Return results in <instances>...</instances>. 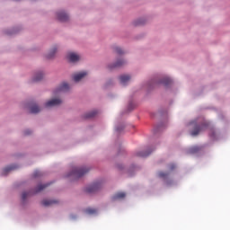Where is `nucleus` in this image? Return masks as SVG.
I'll return each mask as SVG.
<instances>
[{
	"instance_id": "f257e3e1",
	"label": "nucleus",
	"mask_w": 230,
	"mask_h": 230,
	"mask_svg": "<svg viewBox=\"0 0 230 230\" xmlns=\"http://www.w3.org/2000/svg\"><path fill=\"white\" fill-rule=\"evenodd\" d=\"M88 172L89 168L75 167L68 174V177H72V179H80V177H84V175H85V173Z\"/></svg>"
},
{
	"instance_id": "f03ea898",
	"label": "nucleus",
	"mask_w": 230,
	"mask_h": 230,
	"mask_svg": "<svg viewBox=\"0 0 230 230\" xmlns=\"http://www.w3.org/2000/svg\"><path fill=\"white\" fill-rule=\"evenodd\" d=\"M102 188L101 182H94L86 188V193H96Z\"/></svg>"
},
{
	"instance_id": "7ed1b4c3",
	"label": "nucleus",
	"mask_w": 230,
	"mask_h": 230,
	"mask_svg": "<svg viewBox=\"0 0 230 230\" xmlns=\"http://www.w3.org/2000/svg\"><path fill=\"white\" fill-rule=\"evenodd\" d=\"M206 127H208L206 124H201L199 126H195L193 131L190 133L191 136H199L202 130H205Z\"/></svg>"
},
{
	"instance_id": "20e7f679",
	"label": "nucleus",
	"mask_w": 230,
	"mask_h": 230,
	"mask_svg": "<svg viewBox=\"0 0 230 230\" xmlns=\"http://www.w3.org/2000/svg\"><path fill=\"white\" fill-rule=\"evenodd\" d=\"M60 103H62V100L52 99L45 103V107H57V105H60Z\"/></svg>"
},
{
	"instance_id": "39448f33",
	"label": "nucleus",
	"mask_w": 230,
	"mask_h": 230,
	"mask_svg": "<svg viewBox=\"0 0 230 230\" xmlns=\"http://www.w3.org/2000/svg\"><path fill=\"white\" fill-rule=\"evenodd\" d=\"M57 15H58V21H61V22H66L69 21V15L65 12H58Z\"/></svg>"
},
{
	"instance_id": "423d86ee",
	"label": "nucleus",
	"mask_w": 230,
	"mask_h": 230,
	"mask_svg": "<svg viewBox=\"0 0 230 230\" xmlns=\"http://www.w3.org/2000/svg\"><path fill=\"white\" fill-rule=\"evenodd\" d=\"M67 58L70 62H78V60H80V56L75 52H71L68 54Z\"/></svg>"
},
{
	"instance_id": "0eeeda50",
	"label": "nucleus",
	"mask_w": 230,
	"mask_h": 230,
	"mask_svg": "<svg viewBox=\"0 0 230 230\" xmlns=\"http://www.w3.org/2000/svg\"><path fill=\"white\" fill-rule=\"evenodd\" d=\"M87 76V72H80L78 74L74 75L73 78L75 82H80L82 78Z\"/></svg>"
},
{
	"instance_id": "6e6552de",
	"label": "nucleus",
	"mask_w": 230,
	"mask_h": 230,
	"mask_svg": "<svg viewBox=\"0 0 230 230\" xmlns=\"http://www.w3.org/2000/svg\"><path fill=\"white\" fill-rule=\"evenodd\" d=\"M119 80H120V84H122V85H127V84H128V82H130V75H122L119 76Z\"/></svg>"
},
{
	"instance_id": "1a4fd4ad",
	"label": "nucleus",
	"mask_w": 230,
	"mask_h": 230,
	"mask_svg": "<svg viewBox=\"0 0 230 230\" xmlns=\"http://www.w3.org/2000/svg\"><path fill=\"white\" fill-rule=\"evenodd\" d=\"M69 91V84L67 83H63L56 90V93H62Z\"/></svg>"
},
{
	"instance_id": "9d476101",
	"label": "nucleus",
	"mask_w": 230,
	"mask_h": 230,
	"mask_svg": "<svg viewBox=\"0 0 230 230\" xmlns=\"http://www.w3.org/2000/svg\"><path fill=\"white\" fill-rule=\"evenodd\" d=\"M17 168H19V166L15 165V164H13V165H10L8 167H5L3 171V174L4 175H6V173H8L9 172H12L13 170H17Z\"/></svg>"
},
{
	"instance_id": "9b49d317",
	"label": "nucleus",
	"mask_w": 230,
	"mask_h": 230,
	"mask_svg": "<svg viewBox=\"0 0 230 230\" xmlns=\"http://www.w3.org/2000/svg\"><path fill=\"white\" fill-rule=\"evenodd\" d=\"M125 197H127V194H125V192H118L112 197V200H121Z\"/></svg>"
},
{
	"instance_id": "f8f14e48",
	"label": "nucleus",
	"mask_w": 230,
	"mask_h": 230,
	"mask_svg": "<svg viewBox=\"0 0 230 230\" xmlns=\"http://www.w3.org/2000/svg\"><path fill=\"white\" fill-rule=\"evenodd\" d=\"M48 186H49V183L38 185L34 193H40V191H42L43 190H46V188H48Z\"/></svg>"
},
{
	"instance_id": "ddd939ff",
	"label": "nucleus",
	"mask_w": 230,
	"mask_h": 230,
	"mask_svg": "<svg viewBox=\"0 0 230 230\" xmlns=\"http://www.w3.org/2000/svg\"><path fill=\"white\" fill-rule=\"evenodd\" d=\"M44 78V74L42 72H38L34 77H33V82H40Z\"/></svg>"
},
{
	"instance_id": "4468645a",
	"label": "nucleus",
	"mask_w": 230,
	"mask_h": 230,
	"mask_svg": "<svg viewBox=\"0 0 230 230\" xmlns=\"http://www.w3.org/2000/svg\"><path fill=\"white\" fill-rule=\"evenodd\" d=\"M40 108L37 104H32L31 106V114H39Z\"/></svg>"
},
{
	"instance_id": "2eb2a0df",
	"label": "nucleus",
	"mask_w": 230,
	"mask_h": 230,
	"mask_svg": "<svg viewBox=\"0 0 230 230\" xmlns=\"http://www.w3.org/2000/svg\"><path fill=\"white\" fill-rule=\"evenodd\" d=\"M189 154H197L198 152H200V146H194L189 149Z\"/></svg>"
},
{
	"instance_id": "dca6fc26",
	"label": "nucleus",
	"mask_w": 230,
	"mask_h": 230,
	"mask_svg": "<svg viewBox=\"0 0 230 230\" xmlns=\"http://www.w3.org/2000/svg\"><path fill=\"white\" fill-rule=\"evenodd\" d=\"M57 200H52V199H44L42 201L43 206H53V204H57Z\"/></svg>"
},
{
	"instance_id": "f3484780",
	"label": "nucleus",
	"mask_w": 230,
	"mask_h": 230,
	"mask_svg": "<svg viewBox=\"0 0 230 230\" xmlns=\"http://www.w3.org/2000/svg\"><path fill=\"white\" fill-rule=\"evenodd\" d=\"M125 64L124 60H119L112 66H110V69H114V67H121Z\"/></svg>"
},
{
	"instance_id": "a211bd4d",
	"label": "nucleus",
	"mask_w": 230,
	"mask_h": 230,
	"mask_svg": "<svg viewBox=\"0 0 230 230\" xmlns=\"http://www.w3.org/2000/svg\"><path fill=\"white\" fill-rule=\"evenodd\" d=\"M85 213L87 215H96V213H98V210L96 208H86L85 209Z\"/></svg>"
},
{
	"instance_id": "6ab92c4d",
	"label": "nucleus",
	"mask_w": 230,
	"mask_h": 230,
	"mask_svg": "<svg viewBox=\"0 0 230 230\" xmlns=\"http://www.w3.org/2000/svg\"><path fill=\"white\" fill-rule=\"evenodd\" d=\"M96 114H98L97 111H90L89 113L85 114V119H90V118H94V116H96Z\"/></svg>"
},
{
	"instance_id": "aec40b11",
	"label": "nucleus",
	"mask_w": 230,
	"mask_h": 230,
	"mask_svg": "<svg viewBox=\"0 0 230 230\" xmlns=\"http://www.w3.org/2000/svg\"><path fill=\"white\" fill-rule=\"evenodd\" d=\"M55 53H57V47H54L50 52L48 54L47 58H53L55 57Z\"/></svg>"
},
{
	"instance_id": "412c9836",
	"label": "nucleus",
	"mask_w": 230,
	"mask_h": 230,
	"mask_svg": "<svg viewBox=\"0 0 230 230\" xmlns=\"http://www.w3.org/2000/svg\"><path fill=\"white\" fill-rule=\"evenodd\" d=\"M150 154H151V152H148V153H146V152H138V153H137V155L138 157H148V155H150Z\"/></svg>"
},
{
	"instance_id": "4be33fe9",
	"label": "nucleus",
	"mask_w": 230,
	"mask_h": 230,
	"mask_svg": "<svg viewBox=\"0 0 230 230\" xmlns=\"http://www.w3.org/2000/svg\"><path fill=\"white\" fill-rule=\"evenodd\" d=\"M161 84H164V85H170V84H172V79L164 78L163 81H161Z\"/></svg>"
},
{
	"instance_id": "5701e85b",
	"label": "nucleus",
	"mask_w": 230,
	"mask_h": 230,
	"mask_svg": "<svg viewBox=\"0 0 230 230\" xmlns=\"http://www.w3.org/2000/svg\"><path fill=\"white\" fill-rule=\"evenodd\" d=\"M114 51H115V53H117V55H123V49H121V48H119V47H115L114 48Z\"/></svg>"
},
{
	"instance_id": "b1692460",
	"label": "nucleus",
	"mask_w": 230,
	"mask_h": 230,
	"mask_svg": "<svg viewBox=\"0 0 230 230\" xmlns=\"http://www.w3.org/2000/svg\"><path fill=\"white\" fill-rule=\"evenodd\" d=\"M30 195H31V192H26V191L22 192V200H24L25 199H28V197H30Z\"/></svg>"
},
{
	"instance_id": "393cba45",
	"label": "nucleus",
	"mask_w": 230,
	"mask_h": 230,
	"mask_svg": "<svg viewBox=\"0 0 230 230\" xmlns=\"http://www.w3.org/2000/svg\"><path fill=\"white\" fill-rule=\"evenodd\" d=\"M158 175H159V177H160L161 179H167V177H168V173L163 172H160L158 173Z\"/></svg>"
},
{
	"instance_id": "a878e982",
	"label": "nucleus",
	"mask_w": 230,
	"mask_h": 230,
	"mask_svg": "<svg viewBox=\"0 0 230 230\" xmlns=\"http://www.w3.org/2000/svg\"><path fill=\"white\" fill-rule=\"evenodd\" d=\"M42 175V172L40 171H35L33 173V177H40Z\"/></svg>"
},
{
	"instance_id": "bb28decb",
	"label": "nucleus",
	"mask_w": 230,
	"mask_h": 230,
	"mask_svg": "<svg viewBox=\"0 0 230 230\" xmlns=\"http://www.w3.org/2000/svg\"><path fill=\"white\" fill-rule=\"evenodd\" d=\"M24 134H25V136H30V134H31V130L27 129L24 131Z\"/></svg>"
},
{
	"instance_id": "cd10ccee",
	"label": "nucleus",
	"mask_w": 230,
	"mask_h": 230,
	"mask_svg": "<svg viewBox=\"0 0 230 230\" xmlns=\"http://www.w3.org/2000/svg\"><path fill=\"white\" fill-rule=\"evenodd\" d=\"M170 169H171V170H175V164H171Z\"/></svg>"
}]
</instances>
